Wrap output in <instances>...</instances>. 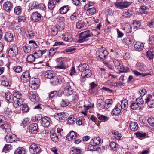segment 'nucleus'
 <instances>
[{"mask_svg":"<svg viewBox=\"0 0 154 154\" xmlns=\"http://www.w3.org/2000/svg\"><path fill=\"white\" fill-rule=\"evenodd\" d=\"M7 101L10 103H13L14 100V97L10 93H7L6 96Z\"/></svg>","mask_w":154,"mask_h":154,"instance_id":"nucleus-31","label":"nucleus"},{"mask_svg":"<svg viewBox=\"0 0 154 154\" xmlns=\"http://www.w3.org/2000/svg\"><path fill=\"white\" fill-rule=\"evenodd\" d=\"M5 39L8 42H11L13 38V35L11 33H6L5 36Z\"/></svg>","mask_w":154,"mask_h":154,"instance_id":"nucleus-33","label":"nucleus"},{"mask_svg":"<svg viewBox=\"0 0 154 154\" xmlns=\"http://www.w3.org/2000/svg\"><path fill=\"white\" fill-rule=\"evenodd\" d=\"M25 152L23 148L22 147H19L15 151L14 154H24Z\"/></svg>","mask_w":154,"mask_h":154,"instance_id":"nucleus-51","label":"nucleus"},{"mask_svg":"<svg viewBox=\"0 0 154 154\" xmlns=\"http://www.w3.org/2000/svg\"><path fill=\"white\" fill-rule=\"evenodd\" d=\"M29 150L32 154H39L40 152L39 146L34 143L32 144L31 145Z\"/></svg>","mask_w":154,"mask_h":154,"instance_id":"nucleus-7","label":"nucleus"},{"mask_svg":"<svg viewBox=\"0 0 154 154\" xmlns=\"http://www.w3.org/2000/svg\"><path fill=\"white\" fill-rule=\"evenodd\" d=\"M145 103L150 108H154V99H153V96L151 95H148L145 99Z\"/></svg>","mask_w":154,"mask_h":154,"instance_id":"nucleus-5","label":"nucleus"},{"mask_svg":"<svg viewBox=\"0 0 154 154\" xmlns=\"http://www.w3.org/2000/svg\"><path fill=\"white\" fill-rule=\"evenodd\" d=\"M14 102H13V105L14 107L15 108H19L22 104L23 102L22 99H17L15 98Z\"/></svg>","mask_w":154,"mask_h":154,"instance_id":"nucleus-22","label":"nucleus"},{"mask_svg":"<svg viewBox=\"0 0 154 154\" xmlns=\"http://www.w3.org/2000/svg\"><path fill=\"white\" fill-rule=\"evenodd\" d=\"M121 109L120 104H117L113 110V114L114 115H117L120 113Z\"/></svg>","mask_w":154,"mask_h":154,"instance_id":"nucleus-23","label":"nucleus"},{"mask_svg":"<svg viewBox=\"0 0 154 154\" xmlns=\"http://www.w3.org/2000/svg\"><path fill=\"white\" fill-rule=\"evenodd\" d=\"M50 137L51 140L54 142H57L59 140L58 136L55 133H51Z\"/></svg>","mask_w":154,"mask_h":154,"instance_id":"nucleus-43","label":"nucleus"},{"mask_svg":"<svg viewBox=\"0 0 154 154\" xmlns=\"http://www.w3.org/2000/svg\"><path fill=\"white\" fill-rule=\"evenodd\" d=\"M146 55L149 59H152L154 55V48H150V51L146 52Z\"/></svg>","mask_w":154,"mask_h":154,"instance_id":"nucleus-37","label":"nucleus"},{"mask_svg":"<svg viewBox=\"0 0 154 154\" xmlns=\"http://www.w3.org/2000/svg\"><path fill=\"white\" fill-rule=\"evenodd\" d=\"M69 8L68 6H64L61 7L60 9V12L62 14H64L66 13L68 11Z\"/></svg>","mask_w":154,"mask_h":154,"instance_id":"nucleus-45","label":"nucleus"},{"mask_svg":"<svg viewBox=\"0 0 154 154\" xmlns=\"http://www.w3.org/2000/svg\"><path fill=\"white\" fill-rule=\"evenodd\" d=\"M10 49L8 52V56L11 57H15L17 55L18 49L14 44H12L9 46Z\"/></svg>","mask_w":154,"mask_h":154,"instance_id":"nucleus-2","label":"nucleus"},{"mask_svg":"<svg viewBox=\"0 0 154 154\" xmlns=\"http://www.w3.org/2000/svg\"><path fill=\"white\" fill-rule=\"evenodd\" d=\"M21 80L24 82H27L30 80V76L29 72L26 71L23 72L21 76Z\"/></svg>","mask_w":154,"mask_h":154,"instance_id":"nucleus-10","label":"nucleus"},{"mask_svg":"<svg viewBox=\"0 0 154 154\" xmlns=\"http://www.w3.org/2000/svg\"><path fill=\"white\" fill-rule=\"evenodd\" d=\"M12 149V146L11 144H6L3 148V151L6 152V151H9Z\"/></svg>","mask_w":154,"mask_h":154,"instance_id":"nucleus-57","label":"nucleus"},{"mask_svg":"<svg viewBox=\"0 0 154 154\" xmlns=\"http://www.w3.org/2000/svg\"><path fill=\"white\" fill-rule=\"evenodd\" d=\"M38 125L37 123L31 124L29 127V130L30 132L32 134H36L38 130Z\"/></svg>","mask_w":154,"mask_h":154,"instance_id":"nucleus-11","label":"nucleus"},{"mask_svg":"<svg viewBox=\"0 0 154 154\" xmlns=\"http://www.w3.org/2000/svg\"><path fill=\"white\" fill-rule=\"evenodd\" d=\"M98 118L100 120L104 122L107 121L108 120V118L103 115H101L98 116Z\"/></svg>","mask_w":154,"mask_h":154,"instance_id":"nucleus-64","label":"nucleus"},{"mask_svg":"<svg viewBox=\"0 0 154 154\" xmlns=\"http://www.w3.org/2000/svg\"><path fill=\"white\" fill-rule=\"evenodd\" d=\"M136 136L139 139H141L142 138L144 137L146 135V134L145 133L140 132H137L136 133Z\"/></svg>","mask_w":154,"mask_h":154,"instance_id":"nucleus-52","label":"nucleus"},{"mask_svg":"<svg viewBox=\"0 0 154 154\" xmlns=\"http://www.w3.org/2000/svg\"><path fill=\"white\" fill-rule=\"evenodd\" d=\"M38 4V2L36 1H33L31 2L29 4V6L31 8V9H34L35 8H36L37 5Z\"/></svg>","mask_w":154,"mask_h":154,"instance_id":"nucleus-56","label":"nucleus"},{"mask_svg":"<svg viewBox=\"0 0 154 154\" xmlns=\"http://www.w3.org/2000/svg\"><path fill=\"white\" fill-rule=\"evenodd\" d=\"M41 123L42 126L46 128L48 127L49 126L50 123V119L49 117L45 116L41 118Z\"/></svg>","mask_w":154,"mask_h":154,"instance_id":"nucleus-12","label":"nucleus"},{"mask_svg":"<svg viewBox=\"0 0 154 154\" xmlns=\"http://www.w3.org/2000/svg\"><path fill=\"white\" fill-rule=\"evenodd\" d=\"M29 97L32 102H36L39 101V97L33 91L29 92Z\"/></svg>","mask_w":154,"mask_h":154,"instance_id":"nucleus-14","label":"nucleus"},{"mask_svg":"<svg viewBox=\"0 0 154 154\" xmlns=\"http://www.w3.org/2000/svg\"><path fill=\"white\" fill-rule=\"evenodd\" d=\"M40 83V81L39 79L32 78L30 81L31 88L34 90L37 89Z\"/></svg>","mask_w":154,"mask_h":154,"instance_id":"nucleus-4","label":"nucleus"},{"mask_svg":"<svg viewBox=\"0 0 154 154\" xmlns=\"http://www.w3.org/2000/svg\"><path fill=\"white\" fill-rule=\"evenodd\" d=\"M124 29L127 33L131 32V28L129 23L125 22L124 23Z\"/></svg>","mask_w":154,"mask_h":154,"instance_id":"nucleus-36","label":"nucleus"},{"mask_svg":"<svg viewBox=\"0 0 154 154\" xmlns=\"http://www.w3.org/2000/svg\"><path fill=\"white\" fill-rule=\"evenodd\" d=\"M88 65L84 63H82L80 64L78 67V69L79 71L82 73L83 72L85 71L87 69Z\"/></svg>","mask_w":154,"mask_h":154,"instance_id":"nucleus-26","label":"nucleus"},{"mask_svg":"<svg viewBox=\"0 0 154 154\" xmlns=\"http://www.w3.org/2000/svg\"><path fill=\"white\" fill-rule=\"evenodd\" d=\"M85 25V24L84 21L82 20H80L77 22L76 26L78 29H80L83 27Z\"/></svg>","mask_w":154,"mask_h":154,"instance_id":"nucleus-42","label":"nucleus"},{"mask_svg":"<svg viewBox=\"0 0 154 154\" xmlns=\"http://www.w3.org/2000/svg\"><path fill=\"white\" fill-rule=\"evenodd\" d=\"M62 36V39L65 41L70 42L72 40V35L68 32L64 33Z\"/></svg>","mask_w":154,"mask_h":154,"instance_id":"nucleus-15","label":"nucleus"},{"mask_svg":"<svg viewBox=\"0 0 154 154\" xmlns=\"http://www.w3.org/2000/svg\"><path fill=\"white\" fill-rule=\"evenodd\" d=\"M55 75V74L52 70H48L45 73L44 76L46 78L51 79Z\"/></svg>","mask_w":154,"mask_h":154,"instance_id":"nucleus-30","label":"nucleus"},{"mask_svg":"<svg viewBox=\"0 0 154 154\" xmlns=\"http://www.w3.org/2000/svg\"><path fill=\"white\" fill-rule=\"evenodd\" d=\"M77 134L73 131H72L70 133L68 134L66 137L67 139H69V137L72 139H75L77 137Z\"/></svg>","mask_w":154,"mask_h":154,"instance_id":"nucleus-40","label":"nucleus"},{"mask_svg":"<svg viewBox=\"0 0 154 154\" xmlns=\"http://www.w3.org/2000/svg\"><path fill=\"white\" fill-rule=\"evenodd\" d=\"M119 71L121 72H128L129 71V69L127 67H124L123 66H120Z\"/></svg>","mask_w":154,"mask_h":154,"instance_id":"nucleus-47","label":"nucleus"},{"mask_svg":"<svg viewBox=\"0 0 154 154\" xmlns=\"http://www.w3.org/2000/svg\"><path fill=\"white\" fill-rule=\"evenodd\" d=\"M118 144L114 142H112L110 143V146L111 149L114 151H116L117 149Z\"/></svg>","mask_w":154,"mask_h":154,"instance_id":"nucleus-53","label":"nucleus"},{"mask_svg":"<svg viewBox=\"0 0 154 154\" xmlns=\"http://www.w3.org/2000/svg\"><path fill=\"white\" fill-rule=\"evenodd\" d=\"M56 63L57 66L55 67V68L63 69H66V66L63 62L61 58H57L56 60Z\"/></svg>","mask_w":154,"mask_h":154,"instance_id":"nucleus-9","label":"nucleus"},{"mask_svg":"<svg viewBox=\"0 0 154 154\" xmlns=\"http://www.w3.org/2000/svg\"><path fill=\"white\" fill-rule=\"evenodd\" d=\"M56 3L54 0H49L48 5V8L50 10L53 9L55 7Z\"/></svg>","mask_w":154,"mask_h":154,"instance_id":"nucleus-34","label":"nucleus"},{"mask_svg":"<svg viewBox=\"0 0 154 154\" xmlns=\"http://www.w3.org/2000/svg\"><path fill=\"white\" fill-rule=\"evenodd\" d=\"M96 12V9L94 8H91L87 9L86 11V14L88 16H91L94 14Z\"/></svg>","mask_w":154,"mask_h":154,"instance_id":"nucleus-29","label":"nucleus"},{"mask_svg":"<svg viewBox=\"0 0 154 154\" xmlns=\"http://www.w3.org/2000/svg\"><path fill=\"white\" fill-rule=\"evenodd\" d=\"M58 82L59 80L57 77L55 75L50 79L51 83L53 85H57Z\"/></svg>","mask_w":154,"mask_h":154,"instance_id":"nucleus-38","label":"nucleus"},{"mask_svg":"<svg viewBox=\"0 0 154 154\" xmlns=\"http://www.w3.org/2000/svg\"><path fill=\"white\" fill-rule=\"evenodd\" d=\"M3 112L6 115H8L11 113V111L8 107L4 108Z\"/></svg>","mask_w":154,"mask_h":154,"instance_id":"nucleus-63","label":"nucleus"},{"mask_svg":"<svg viewBox=\"0 0 154 154\" xmlns=\"http://www.w3.org/2000/svg\"><path fill=\"white\" fill-rule=\"evenodd\" d=\"M54 116L55 118L57 120H65L66 118L65 113L63 112L55 113Z\"/></svg>","mask_w":154,"mask_h":154,"instance_id":"nucleus-16","label":"nucleus"},{"mask_svg":"<svg viewBox=\"0 0 154 154\" xmlns=\"http://www.w3.org/2000/svg\"><path fill=\"white\" fill-rule=\"evenodd\" d=\"M122 42L125 45H132L134 42V40L132 38L127 37L124 38Z\"/></svg>","mask_w":154,"mask_h":154,"instance_id":"nucleus-20","label":"nucleus"},{"mask_svg":"<svg viewBox=\"0 0 154 154\" xmlns=\"http://www.w3.org/2000/svg\"><path fill=\"white\" fill-rule=\"evenodd\" d=\"M61 105L63 107H66L69 104V102L67 100L62 99L60 103Z\"/></svg>","mask_w":154,"mask_h":154,"instance_id":"nucleus-49","label":"nucleus"},{"mask_svg":"<svg viewBox=\"0 0 154 154\" xmlns=\"http://www.w3.org/2000/svg\"><path fill=\"white\" fill-rule=\"evenodd\" d=\"M136 101L139 106V105L143 104L144 103L143 100L141 97L137 98Z\"/></svg>","mask_w":154,"mask_h":154,"instance_id":"nucleus-59","label":"nucleus"},{"mask_svg":"<svg viewBox=\"0 0 154 154\" xmlns=\"http://www.w3.org/2000/svg\"><path fill=\"white\" fill-rule=\"evenodd\" d=\"M133 12L131 10H128L127 11L124 12L122 14V16L126 18H129L133 14Z\"/></svg>","mask_w":154,"mask_h":154,"instance_id":"nucleus-41","label":"nucleus"},{"mask_svg":"<svg viewBox=\"0 0 154 154\" xmlns=\"http://www.w3.org/2000/svg\"><path fill=\"white\" fill-rule=\"evenodd\" d=\"M97 57L100 59H104L108 54V53L105 48L103 47L99 49L96 52Z\"/></svg>","mask_w":154,"mask_h":154,"instance_id":"nucleus-3","label":"nucleus"},{"mask_svg":"<svg viewBox=\"0 0 154 154\" xmlns=\"http://www.w3.org/2000/svg\"><path fill=\"white\" fill-rule=\"evenodd\" d=\"M97 106L98 108L102 109L104 108L105 103L103 100L102 99H99L97 100Z\"/></svg>","mask_w":154,"mask_h":154,"instance_id":"nucleus-32","label":"nucleus"},{"mask_svg":"<svg viewBox=\"0 0 154 154\" xmlns=\"http://www.w3.org/2000/svg\"><path fill=\"white\" fill-rule=\"evenodd\" d=\"M121 107V109L123 110L126 109L128 107V100L126 99L123 100L121 102L120 104Z\"/></svg>","mask_w":154,"mask_h":154,"instance_id":"nucleus-39","label":"nucleus"},{"mask_svg":"<svg viewBox=\"0 0 154 154\" xmlns=\"http://www.w3.org/2000/svg\"><path fill=\"white\" fill-rule=\"evenodd\" d=\"M130 5V3L128 2H120L115 3V6L119 9H124L127 8Z\"/></svg>","mask_w":154,"mask_h":154,"instance_id":"nucleus-6","label":"nucleus"},{"mask_svg":"<svg viewBox=\"0 0 154 154\" xmlns=\"http://www.w3.org/2000/svg\"><path fill=\"white\" fill-rule=\"evenodd\" d=\"M41 18V14L37 12H33L31 16V19L32 20L35 22H37L39 21Z\"/></svg>","mask_w":154,"mask_h":154,"instance_id":"nucleus-13","label":"nucleus"},{"mask_svg":"<svg viewBox=\"0 0 154 154\" xmlns=\"http://www.w3.org/2000/svg\"><path fill=\"white\" fill-rule=\"evenodd\" d=\"M35 59L34 55L30 54L27 57L26 60L29 63H31L35 61Z\"/></svg>","mask_w":154,"mask_h":154,"instance_id":"nucleus-44","label":"nucleus"},{"mask_svg":"<svg viewBox=\"0 0 154 154\" xmlns=\"http://www.w3.org/2000/svg\"><path fill=\"white\" fill-rule=\"evenodd\" d=\"M36 8L43 10H45L46 9V8L43 4L41 3L39 4L38 3L37 4Z\"/></svg>","mask_w":154,"mask_h":154,"instance_id":"nucleus-58","label":"nucleus"},{"mask_svg":"<svg viewBox=\"0 0 154 154\" xmlns=\"http://www.w3.org/2000/svg\"><path fill=\"white\" fill-rule=\"evenodd\" d=\"M134 48L137 51H140L144 48L143 44L140 42H137L134 45Z\"/></svg>","mask_w":154,"mask_h":154,"instance_id":"nucleus-18","label":"nucleus"},{"mask_svg":"<svg viewBox=\"0 0 154 154\" xmlns=\"http://www.w3.org/2000/svg\"><path fill=\"white\" fill-rule=\"evenodd\" d=\"M147 122L151 126L154 127V118L150 117L147 119Z\"/></svg>","mask_w":154,"mask_h":154,"instance_id":"nucleus-62","label":"nucleus"},{"mask_svg":"<svg viewBox=\"0 0 154 154\" xmlns=\"http://www.w3.org/2000/svg\"><path fill=\"white\" fill-rule=\"evenodd\" d=\"M149 47L150 48H154V35L150 37L149 40Z\"/></svg>","mask_w":154,"mask_h":154,"instance_id":"nucleus-46","label":"nucleus"},{"mask_svg":"<svg viewBox=\"0 0 154 154\" xmlns=\"http://www.w3.org/2000/svg\"><path fill=\"white\" fill-rule=\"evenodd\" d=\"M64 93L66 95L68 96L72 94V90L70 85V82H66L65 83Z\"/></svg>","mask_w":154,"mask_h":154,"instance_id":"nucleus-8","label":"nucleus"},{"mask_svg":"<svg viewBox=\"0 0 154 154\" xmlns=\"http://www.w3.org/2000/svg\"><path fill=\"white\" fill-rule=\"evenodd\" d=\"M101 142V140L99 137L94 138L91 141L90 143L93 146L99 144Z\"/></svg>","mask_w":154,"mask_h":154,"instance_id":"nucleus-24","label":"nucleus"},{"mask_svg":"<svg viewBox=\"0 0 154 154\" xmlns=\"http://www.w3.org/2000/svg\"><path fill=\"white\" fill-rule=\"evenodd\" d=\"M92 33L89 30L83 32L79 34V38L77 41L78 43H81L89 40L88 38L93 36Z\"/></svg>","mask_w":154,"mask_h":154,"instance_id":"nucleus-1","label":"nucleus"},{"mask_svg":"<svg viewBox=\"0 0 154 154\" xmlns=\"http://www.w3.org/2000/svg\"><path fill=\"white\" fill-rule=\"evenodd\" d=\"M57 48H51L49 51V54L50 55L53 56L54 55L56 52Z\"/></svg>","mask_w":154,"mask_h":154,"instance_id":"nucleus-61","label":"nucleus"},{"mask_svg":"<svg viewBox=\"0 0 154 154\" xmlns=\"http://www.w3.org/2000/svg\"><path fill=\"white\" fill-rule=\"evenodd\" d=\"M3 78V79L2 80L1 82L2 85L4 86H8L9 85V82L7 80L6 78L4 76Z\"/></svg>","mask_w":154,"mask_h":154,"instance_id":"nucleus-48","label":"nucleus"},{"mask_svg":"<svg viewBox=\"0 0 154 154\" xmlns=\"http://www.w3.org/2000/svg\"><path fill=\"white\" fill-rule=\"evenodd\" d=\"M14 99H22L21 98L22 96L21 94L19 92H16L14 94Z\"/></svg>","mask_w":154,"mask_h":154,"instance_id":"nucleus-54","label":"nucleus"},{"mask_svg":"<svg viewBox=\"0 0 154 154\" xmlns=\"http://www.w3.org/2000/svg\"><path fill=\"white\" fill-rule=\"evenodd\" d=\"M64 28H62L61 29L60 27L54 26L52 29L51 33L53 35L55 36L57 35L58 31H60L64 29Z\"/></svg>","mask_w":154,"mask_h":154,"instance_id":"nucleus-28","label":"nucleus"},{"mask_svg":"<svg viewBox=\"0 0 154 154\" xmlns=\"http://www.w3.org/2000/svg\"><path fill=\"white\" fill-rule=\"evenodd\" d=\"M137 69L140 71L144 72L146 69V66L142 63L137 62L136 65Z\"/></svg>","mask_w":154,"mask_h":154,"instance_id":"nucleus-25","label":"nucleus"},{"mask_svg":"<svg viewBox=\"0 0 154 154\" xmlns=\"http://www.w3.org/2000/svg\"><path fill=\"white\" fill-rule=\"evenodd\" d=\"M130 129L132 131H135L137 130L138 126L137 122H131L129 125Z\"/></svg>","mask_w":154,"mask_h":154,"instance_id":"nucleus-27","label":"nucleus"},{"mask_svg":"<svg viewBox=\"0 0 154 154\" xmlns=\"http://www.w3.org/2000/svg\"><path fill=\"white\" fill-rule=\"evenodd\" d=\"M75 116L71 115L68 119V122L69 124H72L75 121Z\"/></svg>","mask_w":154,"mask_h":154,"instance_id":"nucleus-50","label":"nucleus"},{"mask_svg":"<svg viewBox=\"0 0 154 154\" xmlns=\"http://www.w3.org/2000/svg\"><path fill=\"white\" fill-rule=\"evenodd\" d=\"M31 49V48L30 47L28 46V45L26 44L23 47V50L24 52L26 53H29Z\"/></svg>","mask_w":154,"mask_h":154,"instance_id":"nucleus-60","label":"nucleus"},{"mask_svg":"<svg viewBox=\"0 0 154 154\" xmlns=\"http://www.w3.org/2000/svg\"><path fill=\"white\" fill-rule=\"evenodd\" d=\"M1 128L4 132L7 133L11 131V125L8 123H5L2 125L0 126Z\"/></svg>","mask_w":154,"mask_h":154,"instance_id":"nucleus-17","label":"nucleus"},{"mask_svg":"<svg viewBox=\"0 0 154 154\" xmlns=\"http://www.w3.org/2000/svg\"><path fill=\"white\" fill-rule=\"evenodd\" d=\"M92 75V72L91 70L88 69L81 73V76L82 78L90 77Z\"/></svg>","mask_w":154,"mask_h":154,"instance_id":"nucleus-21","label":"nucleus"},{"mask_svg":"<svg viewBox=\"0 0 154 154\" xmlns=\"http://www.w3.org/2000/svg\"><path fill=\"white\" fill-rule=\"evenodd\" d=\"M27 45L29 47H30L31 49L32 48H36L37 46V45L35 42L33 40L29 41V44Z\"/></svg>","mask_w":154,"mask_h":154,"instance_id":"nucleus-55","label":"nucleus"},{"mask_svg":"<svg viewBox=\"0 0 154 154\" xmlns=\"http://www.w3.org/2000/svg\"><path fill=\"white\" fill-rule=\"evenodd\" d=\"M6 141L7 142L12 143L15 141L17 139L16 135L13 134L11 135H6L5 137Z\"/></svg>","mask_w":154,"mask_h":154,"instance_id":"nucleus-19","label":"nucleus"},{"mask_svg":"<svg viewBox=\"0 0 154 154\" xmlns=\"http://www.w3.org/2000/svg\"><path fill=\"white\" fill-rule=\"evenodd\" d=\"M3 8L6 11H10L12 8L11 2H5V4L3 6Z\"/></svg>","mask_w":154,"mask_h":154,"instance_id":"nucleus-35","label":"nucleus"}]
</instances>
